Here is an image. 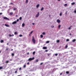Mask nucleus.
Returning a JSON list of instances; mask_svg holds the SVG:
<instances>
[{
	"label": "nucleus",
	"mask_w": 76,
	"mask_h": 76,
	"mask_svg": "<svg viewBox=\"0 0 76 76\" xmlns=\"http://www.w3.org/2000/svg\"><path fill=\"white\" fill-rule=\"evenodd\" d=\"M27 64H29V62H28L27 63Z\"/></svg>",
	"instance_id": "nucleus-53"
},
{
	"label": "nucleus",
	"mask_w": 76,
	"mask_h": 76,
	"mask_svg": "<svg viewBox=\"0 0 76 76\" xmlns=\"http://www.w3.org/2000/svg\"><path fill=\"white\" fill-rule=\"evenodd\" d=\"M66 74H69V72L67 71L66 72Z\"/></svg>",
	"instance_id": "nucleus-23"
},
{
	"label": "nucleus",
	"mask_w": 76,
	"mask_h": 76,
	"mask_svg": "<svg viewBox=\"0 0 76 76\" xmlns=\"http://www.w3.org/2000/svg\"><path fill=\"white\" fill-rule=\"evenodd\" d=\"M7 45H9V43H7Z\"/></svg>",
	"instance_id": "nucleus-57"
},
{
	"label": "nucleus",
	"mask_w": 76,
	"mask_h": 76,
	"mask_svg": "<svg viewBox=\"0 0 76 76\" xmlns=\"http://www.w3.org/2000/svg\"><path fill=\"white\" fill-rule=\"evenodd\" d=\"M50 15H49V17H50Z\"/></svg>",
	"instance_id": "nucleus-62"
},
{
	"label": "nucleus",
	"mask_w": 76,
	"mask_h": 76,
	"mask_svg": "<svg viewBox=\"0 0 76 76\" xmlns=\"http://www.w3.org/2000/svg\"><path fill=\"white\" fill-rule=\"evenodd\" d=\"M71 27H72V26H70L69 28H68V29H70V28H71Z\"/></svg>",
	"instance_id": "nucleus-31"
},
{
	"label": "nucleus",
	"mask_w": 76,
	"mask_h": 76,
	"mask_svg": "<svg viewBox=\"0 0 76 76\" xmlns=\"http://www.w3.org/2000/svg\"><path fill=\"white\" fill-rule=\"evenodd\" d=\"M39 12H38L37 13V14L35 16L36 18H38V16H39Z\"/></svg>",
	"instance_id": "nucleus-3"
},
{
	"label": "nucleus",
	"mask_w": 76,
	"mask_h": 76,
	"mask_svg": "<svg viewBox=\"0 0 76 76\" xmlns=\"http://www.w3.org/2000/svg\"><path fill=\"white\" fill-rule=\"evenodd\" d=\"M58 1H60V0H58Z\"/></svg>",
	"instance_id": "nucleus-59"
},
{
	"label": "nucleus",
	"mask_w": 76,
	"mask_h": 76,
	"mask_svg": "<svg viewBox=\"0 0 76 76\" xmlns=\"http://www.w3.org/2000/svg\"><path fill=\"white\" fill-rule=\"evenodd\" d=\"M69 35H70L71 36V35H72V34H71V33H70Z\"/></svg>",
	"instance_id": "nucleus-55"
},
{
	"label": "nucleus",
	"mask_w": 76,
	"mask_h": 76,
	"mask_svg": "<svg viewBox=\"0 0 76 76\" xmlns=\"http://www.w3.org/2000/svg\"><path fill=\"white\" fill-rule=\"evenodd\" d=\"M51 28H54V26H51Z\"/></svg>",
	"instance_id": "nucleus-30"
},
{
	"label": "nucleus",
	"mask_w": 76,
	"mask_h": 76,
	"mask_svg": "<svg viewBox=\"0 0 76 76\" xmlns=\"http://www.w3.org/2000/svg\"><path fill=\"white\" fill-rule=\"evenodd\" d=\"M44 10V7H42L41 9V11H42Z\"/></svg>",
	"instance_id": "nucleus-13"
},
{
	"label": "nucleus",
	"mask_w": 76,
	"mask_h": 76,
	"mask_svg": "<svg viewBox=\"0 0 76 76\" xmlns=\"http://www.w3.org/2000/svg\"><path fill=\"white\" fill-rule=\"evenodd\" d=\"M3 42H4V41L3 40H1V41H0V42L1 43H2Z\"/></svg>",
	"instance_id": "nucleus-14"
},
{
	"label": "nucleus",
	"mask_w": 76,
	"mask_h": 76,
	"mask_svg": "<svg viewBox=\"0 0 76 76\" xmlns=\"http://www.w3.org/2000/svg\"><path fill=\"white\" fill-rule=\"evenodd\" d=\"M13 10H15V11L16 10V8H14L13 9Z\"/></svg>",
	"instance_id": "nucleus-45"
},
{
	"label": "nucleus",
	"mask_w": 76,
	"mask_h": 76,
	"mask_svg": "<svg viewBox=\"0 0 76 76\" xmlns=\"http://www.w3.org/2000/svg\"><path fill=\"white\" fill-rule=\"evenodd\" d=\"M0 15H2V13H0Z\"/></svg>",
	"instance_id": "nucleus-49"
},
{
	"label": "nucleus",
	"mask_w": 76,
	"mask_h": 76,
	"mask_svg": "<svg viewBox=\"0 0 76 76\" xmlns=\"http://www.w3.org/2000/svg\"><path fill=\"white\" fill-rule=\"evenodd\" d=\"M4 19H5L6 20H9V19L6 17H4Z\"/></svg>",
	"instance_id": "nucleus-4"
},
{
	"label": "nucleus",
	"mask_w": 76,
	"mask_h": 76,
	"mask_svg": "<svg viewBox=\"0 0 76 76\" xmlns=\"http://www.w3.org/2000/svg\"><path fill=\"white\" fill-rule=\"evenodd\" d=\"M16 34H17V32H14V34H15V35H16Z\"/></svg>",
	"instance_id": "nucleus-34"
},
{
	"label": "nucleus",
	"mask_w": 76,
	"mask_h": 76,
	"mask_svg": "<svg viewBox=\"0 0 76 76\" xmlns=\"http://www.w3.org/2000/svg\"><path fill=\"white\" fill-rule=\"evenodd\" d=\"M16 16H17V15H16Z\"/></svg>",
	"instance_id": "nucleus-64"
},
{
	"label": "nucleus",
	"mask_w": 76,
	"mask_h": 76,
	"mask_svg": "<svg viewBox=\"0 0 76 76\" xmlns=\"http://www.w3.org/2000/svg\"><path fill=\"white\" fill-rule=\"evenodd\" d=\"M51 53H47V55H48V56H50V55H51Z\"/></svg>",
	"instance_id": "nucleus-19"
},
{
	"label": "nucleus",
	"mask_w": 76,
	"mask_h": 76,
	"mask_svg": "<svg viewBox=\"0 0 76 76\" xmlns=\"http://www.w3.org/2000/svg\"><path fill=\"white\" fill-rule=\"evenodd\" d=\"M34 57H33L32 58H30L28 59V61H32V60H34Z\"/></svg>",
	"instance_id": "nucleus-1"
},
{
	"label": "nucleus",
	"mask_w": 76,
	"mask_h": 76,
	"mask_svg": "<svg viewBox=\"0 0 76 76\" xmlns=\"http://www.w3.org/2000/svg\"><path fill=\"white\" fill-rule=\"evenodd\" d=\"M39 60H38V59H37L35 60V62H38Z\"/></svg>",
	"instance_id": "nucleus-16"
},
{
	"label": "nucleus",
	"mask_w": 76,
	"mask_h": 76,
	"mask_svg": "<svg viewBox=\"0 0 76 76\" xmlns=\"http://www.w3.org/2000/svg\"><path fill=\"white\" fill-rule=\"evenodd\" d=\"M33 42L34 44H35V39L34 38V37H32V39Z\"/></svg>",
	"instance_id": "nucleus-2"
},
{
	"label": "nucleus",
	"mask_w": 76,
	"mask_h": 76,
	"mask_svg": "<svg viewBox=\"0 0 76 76\" xmlns=\"http://www.w3.org/2000/svg\"><path fill=\"white\" fill-rule=\"evenodd\" d=\"M15 23H16V21H14L12 23V24H15Z\"/></svg>",
	"instance_id": "nucleus-10"
},
{
	"label": "nucleus",
	"mask_w": 76,
	"mask_h": 76,
	"mask_svg": "<svg viewBox=\"0 0 76 76\" xmlns=\"http://www.w3.org/2000/svg\"><path fill=\"white\" fill-rule=\"evenodd\" d=\"M59 15L60 16H62V12H60Z\"/></svg>",
	"instance_id": "nucleus-12"
},
{
	"label": "nucleus",
	"mask_w": 76,
	"mask_h": 76,
	"mask_svg": "<svg viewBox=\"0 0 76 76\" xmlns=\"http://www.w3.org/2000/svg\"><path fill=\"white\" fill-rule=\"evenodd\" d=\"M17 73V71H16L15 72V73Z\"/></svg>",
	"instance_id": "nucleus-47"
},
{
	"label": "nucleus",
	"mask_w": 76,
	"mask_h": 76,
	"mask_svg": "<svg viewBox=\"0 0 76 76\" xmlns=\"http://www.w3.org/2000/svg\"><path fill=\"white\" fill-rule=\"evenodd\" d=\"M9 37H13V36H14V34H12V35L9 34Z\"/></svg>",
	"instance_id": "nucleus-9"
},
{
	"label": "nucleus",
	"mask_w": 76,
	"mask_h": 76,
	"mask_svg": "<svg viewBox=\"0 0 76 76\" xmlns=\"http://www.w3.org/2000/svg\"><path fill=\"white\" fill-rule=\"evenodd\" d=\"M0 53H1V52L0 51Z\"/></svg>",
	"instance_id": "nucleus-63"
},
{
	"label": "nucleus",
	"mask_w": 76,
	"mask_h": 76,
	"mask_svg": "<svg viewBox=\"0 0 76 76\" xmlns=\"http://www.w3.org/2000/svg\"><path fill=\"white\" fill-rule=\"evenodd\" d=\"M67 12H66V13H65L66 15H67Z\"/></svg>",
	"instance_id": "nucleus-56"
},
{
	"label": "nucleus",
	"mask_w": 76,
	"mask_h": 76,
	"mask_svg": "<svg viewBox=\"0 0 76 76\" xmlns=\"http://www.w3.org/2000/svg\"><path fill=\"white\" fill-rule=\"evenodd\" d=\"M28 2V0H26V3H27Z\"/></svg>",
	"instance_id": "nucleus-32"
},
{
	"label": "nucleus",
	"mask_w": 76,
	"mask_h": 76,
	"mask_svg": "<svg viewBox=\"0 0 76 76\" xmlns=\"http://www.w3.org/2000/svg\"><path fill=\"white\" fill-rule=\"evenodd\" d=\"M66 41H69V39H67L66 40Z\"/></svg>",
	"instance_id": "nucleus-39"
},
{
	"label": "nucleus",
	"mask_w": 76,
	"mask_h": 76,
	"mask_svg": "<svg viewBox=\"0 0 76 76\" xmlns=\"http://www.w3.org/2000/svg\"><path fill=\"white\" fill-rule=\"evenodd\" d=\"M19 37H22V35L21 34H20L19 35Z\"/></svg>",
	"instance_id": "nucleus-28"
},
{
	"label": "nucleus",
	"mask_w": 76,
	"mask_h": 76,
	"mask_svg": "<svg viewBox=\"0 0 76 76\" xmlns=\"http://www.w3.org/2000/svg\"><path fill=\"white\" fill-rule=\"evenodd\" d=\"M42 35H45V32H43L42 33Z\"/></svg>",
	"instance_id": "nucleus-24"
},
{
	"label": "nucleus",
	"mask_w": 76,
	"mask_h": 76,
	"mask_svg": "<svg viewBox=\"0 0 76 76\" xmlns=\"http://www.w3.org/2000/svg\"><path fill=\"white\" fill-rule=\"evenodd\" d=\"M10 4H13V3H10Z\"/></svg>",
	"instance_id": "nucleus-51"
},
{
	"label": "nucleus",
	"mask_w": 76,
	"mask_h": 76,
	"mask_svg": "<svg viewBox=\"0 0 76 76\" xmlns=\"http://www.w3.org/2000/svg\"><path fill=\"white\" fill-rule=\"evenodd\" d=\"M75 4V2H73V3H71L72 5H74V4Z\"/></svg>",
	"instance_id": "nucleus-17"
},
{
	"label": "nucleus",
	"mask_w": 76,
	"mask_h": 76,
	"mask_svg": "<svg viewBox=\"0 0 76 76\" xmlns=\"http://www.w3.org/2000/svg\"><path fill=\"white\" fill-rule=\"evenodd\" d=\"M39 6V4H38L37 6H36V7L37 8H38V7Z\"/></svg>",
	"instance_id": "nucleus-11"
},
{
	"label": "nucleus",
	"mask_w": 76,
	"mask_h": 76,
	"mask_svg": "<svg viewBox=\"0 0 76 76\" xmlns=\"http://www.w3.org/2000/svg\"><path fill=\"white\" fill-rule=\"evenodd\" d=\"M12 56H15V54L13 53H12Z\"/></svg>",
	"instance_id": "nucleus-26"
},
{
	"label": "nucleus",
	"mask_w": 76,
	"mask_h": 76,
	"mask_svg": "<svg viewBox=\"0 0 76 76\" xmlns=\"http://www.w3.org/2000/svg\"><path fill=\"white\" fill-rule=\"evenodd\" d=\"M43 64V63H42L40 64V65H42Z\"/></svg>",
	"instance_id": "nucleus-43"
},
{
	"label": "nucleus",
	"mask_w": 76,
	"mask_h": 76,
	"mask_svg": "<svg viewBox=\"0 0 76 76\" xmlns=\"http://www.w3.org/2000/svg\"><path fill=\"white\" fill-rule=\"evenodd\" d=\"M61 26V25H60L58 26V29H60V27Z\"/></svg>",
	"instance_id": "nucleus-18"
},
{
	"label": "nucleus",
	"mask_w": 76,
	"mask_h": 76,
	"mask_svg": "<svg viewBox=\"0 0 76 76\" xmlns=\"http://www.w3.org/2000/svg\"><path fill=\"white\" fill-rule=\"evenodd\" d=\"M23 67H26V65H24L23 66Z\"/></svg>",
	"instance_id": "nucleus-40"
},
{
	"label": "nucleus",
	"mask_w": 76,
	"mask_h": 76,
	"mask_svg": "<svg viewBox=\"0 0 76 76\" xmlns=\"http://www.w3.org/2000/svg\"><path fill=\"white\" fill-rule=\"evenodd\" d=\"M18 76H20V75H18Z\"/></svg>",
	"instance_id": "nucleus-61"
},
{
	"label": "nucleus",
	"mask_w": 76,
	"mask_h": 76,
	"mask_svg": "<svg viewBox=\"0 0 76 76\" xmlns=\"http://www.w3.org/2000/svg\"><path fill=\"white\" fill-rule=\"evenodd\" d=\"M62 75V73H60V75Z\"/></svg>",
	"instance_id": "nucleus-54"
},
{
	"label": "nucleus",
	"mask_w": 76,
	"mask_h": 76,
	"mask_svg": "<svg viewBox=\"0 0 76 76\" xmlns=\"http://www.w3.org/2000/svg\"><path fill=\"white\" fill-rule=\"evenodd\" d=\"M6 50H8V48H7Z\"/></svg>",
	"instance_id": "nucleus-52"
},
{
	"label": "nucleus",
	"mask_w": 76,
	"mask_h": 76,
	"mask_svg": "<svg viewBox=\"0 0 76 76\" xmlns=\"http://www.w3.org/2000/svg\"><path fill=\"white\" fill-rule=\"evenodd\" d=\"M33 33V31H32L31 32H30V34H29V35L31 36V34H32V33Z\"/></svg>",
	"instance_id": "nucleus-8"
},
{
	"label": "nucleus",
	"mask_w": 76,
	"mask_h": 76,
	"mask_svg": "<svg viewBox=\"0 0 76 76\" xmlns=\"http://www.w3.org/2000/svg\"><path fill=\"white\" fill-rule=\"evenodd\" d=\"M5 26H6L7 27H10V26H9V25L7 24H5Z\"/></svg>",
	"instance_id": "nucleus-6"
},
{
	"label": "nucleus",
	"mask_w": 76,
	"mask_h": 76,
	"mask_svg": "<svg viewBox=\"0 0 76 76\" xmlns=\"http://www.w3.org/2000/svg\"><path fill=\"white\" fill-rule=\"evenodd\" d=\"M60 42V41L59 40H57V42Z\"/></svg>",
	"instance_id": "nucleus-38"
},
{
	"label": "nucleus",
	"mask_w": 76,
	"mask_h": 76,
	"mask_svg": "<svg viewBox=\"0 0 76 76\" xmlns=\"http://www.w3.org/2000/svg\"><path fill=\"white\" fill-rule=\"evenodd\" d=\"M58 23H60V20L59 19H57L56 21Z\"/></svg>",
	"instance_id": "nucleus-5"
},
{
	"label": "nucleus",
	"mask_w": 76,
	"mask_h": 76,
	"mask_svg": "<svg viewBox=\"0 0 76 76\" xmlns=\"http://www.w3.org/2000/svg\"><path fill=\"white\" fill-rule=\"evenodd\" d=\"M21 67L19 69V70H21Z\"/></svg>",
	"instance_id": "nucleus-44"
},
{
	"label": "nucleus",
	"mask_w": 76,
	"mask_h": 76,
	"mask_svg": "<svg viewBox=\"0 0 76 76\" xmlns=\"http://www.w3.org/2000/svg\"><path fill=\"white\" fill-rule=\"evenodd\" d=\"M40 37L42 38H43V35H40Z\"/></svg>",
	"instance_id": "nucleus-22"
},
{
	"label": "nucleus",
	"mask_w": 76,
	"mask_h": 76,
	"mask_svg": "<svg viewBox=\"0 0 76 76\" xmlns=\"http://www.w3.org/2000/svg\"><path fill=\"white\" fill-rule=\"evenodd\" d=\"M9 61H6L5 63H9Z\"/></svg>",
	"instance_id": "nucleus-29"
},
{
	"label": "nucleus",
	"mask_w": 76,
	"mask_h": 76,
	"mask_svg": "<svg viewBox=\"0 0 76 76\" xmlns=\"http://www.w3.org/2000/svg\"><path fill=\"white\" fill-rule=\"evenodd\" d=\"M22 17H20V18H19V19L20 20H22Z\"/></svg>",
	"instance_id": "nucleus-33"
},
{
	"label": "nucleus",
	"mask_w": 76,
	"mask_h": 76,
	"mask_svg": "<svg viewBox=\"0 0 76 76\" xmlns=\"http://www.w3.org/2000/svg\"><path fill=\"white\" fill-rule=\"evenodd\" d=\"M67 47H68V46L67 45H66L65 48L66 49Z\"/></svg>",
	"instance_id": "nucleus-21"
},
{
	"label": "nucleus",
	"mask_w": 76,
	"mask_h": 76,
	"mask_svg": "<svg viewBox=\"0 0 76 76\" xmlns=\"http://www.w3.org/2000/svg\"><path fill=\"white\" fill-rule=\"evenodd\" d=\"M35 52L34 51L33 53V54H35Z\"/></svg>",
	"instance_id": "nucleus-37"
},
{
	"label": "nucleus",
	"mask_w": 76,
	"mask_h": 76,
	"mask_svg": "<svg viewBox=\"0 0 76 76\" xmlns=\"http://www.w3.org/2000/svg\"><path fill=\"white\" fill-rule=\"evenodd\" d=\"M50 42L48 41H47L46 42V43L47 44H48V43H49Z\"/></svg>",
	"instance_id": "nucleus-25"
},
{
	"label": "nucleus",
	"mask_w": 76,
	"mask_h": 76,
	"mask_svg": "<svg viewBox=\"0 0 76 76\" xmlns=\"http://www.w3.org/2000/svg\"><path fill=\"white\" fill-rule=\"evenodd\" d=\"M32 25H35V24L34 23H33Z\"/></svg>",
	"instance_id": "nucleus-48"
},
{
	"label": "nucleus",
	"mask_w": 76,
	"mask_h": 76,
	"mask_svg": "<svg viewBox=\"0 0 76 76\" xmlns=\"http://www.w3.org/2000/svg\"><path fill=\"white\" fill-rule=\"evenodd\" d=\"M10 61H12V59H10Z\"/></svg>",
	"instance_id": "nucleus-60"
},
{
	"label": "nucleus",
	"mask_w": 76,
	"mask_h": 76,
	"mask_svg": "<svg viewBox=\"0 0 76 76\" xmlns=\"http://www.w3.org/2000/svg\"><path fill=\"white\" fill-rule=\"evenodd\" d=\"M18 21H19V19H17V20L16 21H17V22H18Z\"/></svg>",
	"instance_id": "nucleus-42"
},
{
	"label": "nucleus",
	"mask_w": 76,
	"mask_h": 76,
	"mask_svg": "<svg viewBox=\"0 0 76 76\" xmlns=\"http://www.w3.org/2000/svg\"><path fill=\"white\" fill-rule=\"evenodd\" d=\"M48 51V50H45V51L46 52H47Z\"/></svg>",
	"instance_id": "nucleus-46"
},
{
	"label": "nucleus",
	"mask_w": 76,
	"mask_h": 76,
	"mask_svg": "<svg viewBox=\"0 0 76 76\" xmlns=\"http://www.w3.org/2000/svg\"><path fill=\"white\" fill-rule=\"evenodd\" d=\"M29 54V53H27V54H28H28Z\"/></svg>",
	"instance_id": "nucleus-50"
},
{
	"label": "nucleus",
	"mask_w": 76,
	"mask_h": 76,
	"mask_svg": "<svg viewBox=\"0 0 76 76\" xmlns=\"http://www.w3.org/2000/svg\"><path fill=\"white\" fill-rule=\"evenodd\" d=\"M72 42H75L76 41V39H74L72 40Z\"/></svg>",
	"instance_id": "nucleus-20"
},
{
	"label": "nucleus",
	"mask_w": 76,
	"mask_h": 76,
	"mask_svg": "<svg viewBox=\"0 0 76 76\" xmlns=\"http://www.w3.org/2000/svg\"><path fill=\"white\" fill-rule=\"evenodd\" d=\"M3 69L2 67H0V69Z\"/></svg>",
	"instance_id": "nucleus-41"
},
{
	"label": "nucleus",
	"mask_w": 76,
	"mask_h": 76,
	"mask_svg": "<svg viewBox=\"0 0 76 76\" xmlns=\"http://www.w3.org/2000/svg\"><path fill=\"white\" fill-rule=\"evenodd\" d=\"M64 6H67V4H64Z\"/></svg>",
	"instance_id": "nucleus-36"
},
{
	"label": "nucleus",
	"mask_w": 76,
	"mask_h": 76,
	"mask_svg": "<svg viewBox=\"0 0 76 76\" xmlns=\"http://www.w3.org/2000/svg\"><path fill=\"white\" fill-rule=\"evenodd\" d=\"M13 49H11V51H13Z\"/></svg>",
	"instance_id": "nucleus-58"
},
{
	"label": "nucleus",
	"mask_w": 76,
	"mask_h": 76,
	"mask_svg": "<svg viewBox=\"0 0 76 76\" xmlns=\"http://www.w3.org/2000/svg\"><path fill=\"white\" fill-rule=\"evenodd\" d=\"M55 55L56 56H58V54H57V53H56V54H55Z\"/></svg>",
	"instance_id": "nucleus-35"
},
{
	"label": "nucleus",
	"mask_w": 76,
	"mask_h": 76,
	"mask_svg": "<svg viewBox=\"0 0 76 76\" xmlns=\"http://www.w3.org/2000/svg\"><path fill=\"white\" fill-rule=\"evenodd\" d=\"M12 14H13V12H10V14L11 15H12Z\"/></svg>",
	"instance_id": "nucleus-27"
},
{
	"label": "nucleus",
	"mask_w": 76,
	"mask_h": 76,
	"mask_svg": "<svg viewBox=\"0 0 76 76\" xmlns=\"http://www.w3.org/2000/svg\"><path fill=\"white\" fill-rule=\"evenodd\" d=\"M47 49V47H45L43 48V49H44V50H46V49Z\"/></svg>",
	"instance_id": "nucleus-7"
},
{
	"label": "nucleus",
	"mask_w": 76,
	"mask_h": 76,
	"mask_svg": "<svg viewBox=\"0 0 76 76\" xmlns=\"http://www.w3.org/2000/svg\"><path fill=\"white\" fill-rule=\"evenodd\" d=\"M24 26H25V24H24V23H23L22 24V27H24Z\"/></svg>",
	"instance_id": "nucleus-15"
}]
</instances>
